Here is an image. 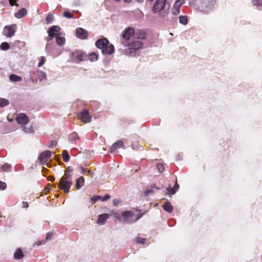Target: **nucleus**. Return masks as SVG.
I'll return each instance as SVG.
<instances>
[{
	"label": "nucleus",
	"mask_w": 262,
	"mask_h": 262,
	"mask_svg": "<svg viewBox=\"0 0 262 262\" xmlns=\"http://www.w3.org/2000/svg\"><path fill=\"white\" fill-rule=\"evenodd\" d=\"M124 1L125 3H129L132 1V0H124Z\"/></svg>",
	"instance_id": "nucleus-56"
},
{
	"label": "nucleus",
	"mask_w": 262,
	"mask_h": 262,
	"mask_svg": "<svg viewBox=\"0 0 262 262\" xmlns=\"http://www.w3.org/2000/svg\"><path fill=\"white\" fill-rule=\"evenodd\" d=\"M120 201L118 199H114L113 201V203L114 206H117L119 204H120Z\"/></svg>",
	"instance_id": "nucleus-45"
},
{
	"label": "nucleus",
	"mask_w": 262,
	"mask_h": 262,
	"mask_svg": "<svg viewBox=\"0 0 262 262\" xmlns=\"http://www.w3.org/2000/svg\"><path fill=\"white\" fill-rule=\"evenodd\" d=\"M73 171V169L70 167H68L65 170L64 174H68L69 175H71L70 174L71 172Z\"/></svg>",
	"instance_id": "nucleus-44"
},
{
	"label": "nucleus",
	"mask_w": 262,
	"mask_h": 262,
	"mask_svg": "<svg viewBox=\"0 0 262 262\" xmlns=\"http://www.w3.org/2000/svg\"><path fill=\"white\" fill-rule=\"evenodd\" d=\"M60 28L57 26H53L49 29L48 30V34L49 37V39H48V41H51L52 39L56 35H58L57 33L59 32Z\"/></svg>",
	"instance_id": "nucleus-9"
},
{
	"label": "nucleus",
	"mask_w": 262,
	"mask_h": 262,
	"mask_svg": "<svg viewBox=\"0 0 262 262\" xmlns=\"http://www.w3.org/2000/svg\"><path fill=\"white\" fill-rule=\"evenodd\" d=\"M136 241L137 243L144 244L146 241V239L145 238H141L139 236H137L136 238Z\"/></svg>",
	"instance_id": "nucleus-30"
},
{
	"label": "nucleus",
	"mask_w": 262,
	"mask_h": 262,
	"mask_svg": "<svg viewBox=\"0 0 262 262\" xmlns=\"http://www.w3.org/2000/svg\"><path fill=\"white\" fill-rule=\"evenodd\" d=\"M27 13V10L25 8H22L18 11L15 14V16L17 18H20L24 16Z\"/></svg>",
	"instance_id": "nucleus-23"
},
{
	"label": "nucleus",
	"mask_w": 262,
	"mask_h": 262,
	"mask_svg": "<svg viewBox=\"0 0 262 262\" xmlns=\"http://www.w3.org/2000/svg\"><path fill=\"white\" fill-rule=\"evenodd\" d=\"M138 3H143L144 0H135Z\"/></svg>",
	"instance_id": "nucleus-57"
},
{
	"label": "nucleus",
	"mask_w": 262,
	"mask_h": 262,
	"mask_svg": "<svg viewBox=\"0 0 262 262\" xmlns=\"http://www.w3.org/2000/svg\"><path fill=\"white\" fill-rule=\"evenodd\" d=\"M98 55L95 52H92L90 54L87 55V60H89L92 62L97 60Z\"/></svg>",
	"instance_id": "nucleus-22"
},
{
	"label": "nucleus",
	"mask_w": 262,
	"mask_h": 262,
	"mask_svg": "<svg viewBox=\"0 0 262 262\" xmlns=\"http://www.w3.org/2000/svg\"><path fill=\"white\" fill-rule=\"evenodd\" d=\"M170 4L166 2V0H157L152 8V11L155 13H157L165 8L168 10Z\"/></svg>",
	"instance_id": "nucleus-6"
},
{
	"label": "nucleus",
	"mask_w": 262,
	"mask_h": 262,
	"mask_svg": "<svg viewBox=\"0 0 262 262\" xmlns=\"http://www.w3.org/2000/svg\"><path fill=\"white\" fill-rule=\"evenodd\" d=\"M79 118L84 123H90L92 120V116L88 110H84L79 114Z\"/></svg>",
	"instance_id": "nucleus-8"
},
{
	"label": "nucleus",
	"mask_w": 262,
	"mask_h": 262,
	"mask_svg": "<svg viewBox=\"0 0 262 262\" xmlns=\"http://www.w3.org/2000/svg\"><path fill=\"white\" fill-rule=\"evenodd\" d=\"M1 48L2 50L6 51L8 50L10 48V46L8 43L4 42L1 43Z\"/></svg>",
	"instance_id": "nucleus-31"
},
{
	"label": "nucleus",
	"mask_w": 262,
	"mask_h": 262,
	"mask_svg": "<svg viewBox=\"0 0 262 262\" xmlns=\"http://www.w3.org/2000/svg\"><path fill=\"white\" fill-rule=\"evenodd\" d=\"M56 43L59 46H62L65 43V38L59 35L56 36Z\"/></svg>",
	"instance_id": "nucleus-25"
},
{
	"label": "nucleus",
	"mask_w": 262,
	"mask_h": 262,
	"mask_svg": "<svg viewBox=\"0 0 262 262\" xmlns=\"http://www.w3.org/2000/svg\"><path fill=\"white\" fill-rule=\"evenodd\" d=\"M134 213L132 211H125L121 213L122 216L123 217V221L126 223H133V220H129L130 218L134 215Z\"/></svg>",
	"instance_id": "nucleus-14"
},
{
	"label": "nucleus",
	"mask_w": 262,
	"mask_h": 262,
	"mask_svg": "<svg viewBox=\"0 0 262 262\" xmlns=\"http://www.w3.org/2000/svg\"><path fill=\"white\" fill-rule=\"evenodd\" d=\"M63 16L68 18H72L73 17V15L71 13L67 11L64 12Z\"/></svg>",
	"instance_id": "nucleus-37"
},
{
	"label": "nucleus",
	"mask_w": 262,
	"mask_h": 262,
	"mask_svg": "<svg viewBox=\"0 0 262 262\" xmlns=\"http://www.w3.org/2000/svg\"><path fill=\"white\" fill-rule=\"evenodd\" d=\"M72 185V175L64 174L60 179L58 183L59 188L64 193H68Z\"/></svg>",
	"instance_id": "nucleus-3"
},
{
	"label": "nucleus",
	"mask_w": 262,
	"mask_h": 262,
	"mask_svg": "<svg viewBox=\"0 0 262 262\" xmlns=\"http://www.w3.org/2000/svg\"><path fill=\"white\" fill-rule=\"evenodd\" d=\"M48 180L50 181H54L55 180V178L53 176H49Z\"/></svg>",
	"instance_id": "nucleus-52"
},
{
	"label": "nucleus",
	"mask_w": 262,
	"mask_h": 262,
	"mask_svg": "<svg viewBox=\"0 0 262 262\" xmlns=\"http://www.w3.org/2000/svg\"><path fill=\"white\" fill-rule=\"evenodd\" d=\"M34 73L38 76V78L40 81L46 79L47 75L46 73L41 71H37Z\"/></svg>",
	"instance_id": "nucleus-24"
},
{
	"label": "nucleus",
	"mask_w": 262,
	"mask_h": 262,
	"mask_svg": "<svg viewBox=\"0 0 262 262\" xmlns=\"http://www.w3.org/2000/svg\"><path fill=\"white\" fill-rule=\"evenodd\" d=\"M1 168L4 171H7L11 168V165L8 163H6L3 165Z\"/></svg>",
	"instance_id": "nucleus-35"
},
{
	"label": "nucleus",
	"mask_w": 262,
	"mask_h": 262,
	"mask_svg": "<svg viewBox=\"0 0 262 262\" xmlns=\"http://www.w3.org/2000/svg\"><path fill=\"white\" fill-rule=\"evenodd\" d=\"M71 58L76 61L80 62L87 60V55L82 51L76 50L71 53Z\"/></svg>",
	"instance_id": "nucleus-7"
},
{
	"label": "nucleus",
	"mask_w": 262,
	"mask_h": 262,
	"mask_svg": "<svg viewBox=\"0 0 262 262\" xmlns=\"http://www.w3.org/2000/svg\"><path fill=\"white\" fill-rule=\"evenodd\" d=\"M76 35L78 38L81 39H85L88 36V32L83 28H78L76 30Z\"/></svg>",
	"instance_id": "nucleus-12"
},
{
	"label": "nucleus",
	"mask_w": 262,
	"mask_h": 262,
	"mask_svg": "<svg viewBox=\"0 0 262 262\" xmlns=\"http://www.w3.org/2000/svg\"><path fill=\"white\" fill-rule=\"evenodd\" d=\"M62 159L64 162H67L70 160V156L68 151L66 150L63 151Z\"/></svg>",
	"instance_id": "nucleus-27"
},
{
	"label": "nucleus",
	"mask_w": 262,
	"mask_h": 262,
	"mask_svg": "<svg viewBox=\"0 0 262 262\" xmlns=\"http://www.w3.org/2000/svg\"><path fill=\"white\" fill-rule=\"evenodd\" d=\"M51 152L49 150H46L41 153L38 157V160L41 164L46 163L50 159Z\"/></svg>",
	"instance_id": "nucleus-11"
},
{
	"label": "nucleus",
	"mask_w": 262,
	"mask_h": 262,
	"mask_svg": "<svg viewBox=\"0 0 262 262\" xmlns=\"http://www.w3.org/2000/svg\"><path fill=\"white\" fill-rule=\"evenodd\" d=\"M9 80L12 82L21 81L22 78L21 77L15 74H11L9 77Z\"/></svg>",
	"instance_id": "nucleus-26"
},
{
	"label": "nucleus",
	"mask_w": 262,
	"mask_h": 262,
	"mask_svg": "<svg viewBox=\"0 0 262 262\" xmlns=\"http://www.w3.org/2000/svg\"><path fill=\"white\" fill-rule=\"evenodd\" d=\"M54 20V16L51 14H49L47 15L46 17V21L47 24H51L53 22Z\"/></svg>",
	"instance_id": "nucleus-32"
},
{
	"label": "nucleus",
	"mask_w": 262,
	"mask_h": 262,
	"mask_svg": "<svg viewBox=\"0 0 262 262\" xmlns=\"http://www.w3.org/2000/svg\"><path fill=\"white\" fill-rule=\"evenodd\" d=\"M135 35L137 38L139 39H144L146 37V33L143 30H138L135 31Z\"/></svg>",
	"instance_id": "nucleus-17"
},
{
	"label": "nucleus",
	"mask_w": 262,
	"mask_h": 262,
	"mask_svg": "<svg viewBox=\"0 0 262 262\" xmlns=\"http://www.w3.org/2000/svg\"><path fill=\"white\" fill-rule=\"evenodd\" d=\"M109 215L107 213L99 215L97 221V223L99 225H104Z\"/></svg>",
	"instance_id": "nucleus-16"
},
{
	"label": "nucleus",
	"mask_w": 262,
	"mask_h": 262,
	"mask_svg": "<svg viewBox=\"0 0 262 262\" xmlns=\"http://www.w3.org/2000/svg\"><path fill=\"white\" fill-rule=\"evenodd\" d=\"M80 169H81V173L84 174L85 172V169L83 168L82 167H80Z\"/></svg>",
	"instance_id": "nucleus-54"
},
{
	"label": "nucleus",
	"mask_w": 262,
	"mask_h": 262,
	"mask_svg": "<svg viewBox=\"0 0 262 262\" xmlns=\"http://www.w3.org/2000/svg\"><path fill=\"white\" fill-rule=\"evenodd\" d=\"M101 199V196L99 195H94L91 198V201L93 202V204L95 203L96 201H98Z\"/></svg>",
	"instance_id": "nucleus-36"
},
{
	"label": "nucleus",
	"mask_w": 262,
	"mask_h": 262,
	"mask_svg": "<svg viewBox=\"0 0 262 262\" xmlns=\"http://www.w3.org/2000/svg\"><path fill=\"white\" fill-rule=\"evenodd\" d=\"M157 168L159 172L162 173L164 170V165L162 163H158L157 164Z\"/></svg>",
	"instance_id": "nucleus-33"
},
{
	"label": "nucleus",
	"mask_w": 262,
	"mask_h": 262,
	"mask_svg": "<svg viewBox=\"0 0 262 262\" xmlns=\"http://www.w3.org/2000/svg\"><path fill=\"white\" fill-rule=\"evenodd\" d=\"M24 256V253L20 248H18L14 254V257L15 259H20Z\"/></svg>",
	"instance_id": "nucleus-20"
},
{
	"label": "nucleus",
	"mask_w": 262,
	"mask_h": 262,
	"mask_svg": "<svg viewBox=\"0 0 262 262\" xmlns=\"http://www.w3.org/2000/svg\"><path fill=\"white\" fill-rule=\"evenodd\" d=\"M7 185L5 182L0 181V189L4 190L6 189Z\"/></svg>",
	"instance_id": "nucleus-42"
},
{
	"label": "nucleus",
	"mask_w": 262,
	"mask_h": 262,
	"mask_svg": "<svg viewBox=\"0 0 262 262\" xmlns=\"http://www.w3.org/2000/svg\"><path fill=\"white\" fill-rule=\"evenodd\" d=\"M22 204H23V208H28L29 206V204H28V202H23Z\"/></svg>",
	"instance_id": "nucleus-50"
},
{
	"label": "nucleus",
	"mask_w": 262,
	"mask_h": 262,
	"mask_svg": "<svg viewBox=\"0 0 262 262\" xmlns=\"http://www.w3.org/2000/svg\"><path fill=\"white\" fill-rule=\"evenodd\" d=\"M215 3V0H199V8L202 11L208 12L211 9Z\"/></svg>",
	"instance_id": "nucleus-5"
},
{
	"label": "nucleus",
	"mask_w": 262,
	"mask_h": 262,
	"mask_svg": "<svg viewBox=\"0 0 262 262\" xmlns=\"http://www.w3.org/2000/svg\"><path fill=\"white\" fill-rule=\"evenodd\" d=\"M84 179L83 177H80L76 180V188L78 190L81 188L84 185Z\"/></svg>",
	"instance_id": "nucleus-19"
},
{
	"label": "nucleus",
	"mask_w": 262,
	"mask_h": 262,
	"mask_svg": "<svg viewBox=\"0 0 262 262\" xmlns=\"http://www.w3.org/2000/svg\"><path fill=\"white\" fill-rule=\"evenodd\" d=\"M71 137L72 138V139L73 141H76V140L78 139L79 137L77 133H73L71 135Z\"/></svg>",
	"instance_id": "nucleus-40"
},
{
	"label": "nucleus",
	"mask_w": 262,
	"mask_h": 262,
	"mask_svg": "<svg viewBox=\"0 0 262 262\" xmlns=\"http://www.w3.org/2000/svg\"><path fill=\"white\" fill-rule=\"evenodd\" d=\"M123 46L126 47L125 50V54L129 56L135 57L137 55V52L143 48V43L140 40L134 39L129 41L127 45Z\"/></svg>",
	"instance_id": "nucleus-1"
},
{
	"label": "nucleus",
	"mask_w": 262,
	"mask_h": 262,
	"mask_svg": "<svg viewBox=\"0 0 262 262\" xmlns=\"http://www.w3.org/2000/svg\"><path fill=\"white\" fill-rule=\"evenodd\" d=\"M57 144V142L56 141L52 140L50 142L49 145H48V147L49 148H52L53 147H55Z\"/></svg>",
	"instance_id": "nucleus-41"
},
{
	"label": "nucleus",
	"mask_w": 262,
	"mask_h": 262,
	"mask_svg": "<svg viewBox=\"0 0 262 262\" xmlns=\"http://www.w3.org/2000/svg\"><path fill=\"white\" fill-rule=\"evenodd\" d=\"M16 120L18 123L21 124H26L29 122V119L28 117L23 113L19 114L17 116Z\"/></svg>",
	"instance_id": "nucleus-15"
},
{
	"label": "nucleus",
	"mask_w": 262,
	"mask_h": 262,
	"mask_svg": "<svg viewBox=\"0 0 262 262\" xmlns=\"http://www.w3.org/2000/svg\"><path fill=\"white\" fill-rule=\"evenodd\" d=\"M167 190L168 191L167 193L169 195H171L174 194L176 193V190L173 188L167 189Z\"/></svg>",
	"instance_id": "nucleus-39"
},
{
	"label": "nucleus",
	"mask_w": 262,
	"mask_h": 262,
	"mask_svg": "<svg viewBox=\"0 0 262 262\" xmlns=\"http://www.w3.org/2000/svg\"><path fill=\"white\" fill-rule=\"evenodd\" d=\"M46 61V57L45 56H41L40 57V61L38 63V67H42L45 64Z\"/></svg>",
	"instance_id": "nucleus-34"
},
{
	"label": "nucleus",
	"mask_w": 262,
	"mask_h": 262,
	"mask_svg": "<svg viewBox=\"0 0 262 262\" xmlns=\"http://www.w3.org/2000/svg\"><path fill=\"white\" fill-rule=\"evenodd\" d=\"M151 187L152 188H155L157 189H160V188L159 187H156V186L155 185H152L151 186Z\"/></svg>",
	"instance_id": "nucleus-55"
},
{
	"label": "nucleus",
	"mask_w": 262,
	"mask_h": 262,
	"mask_svg": "<svg viewBox=\"0 0 262 262\" xmlns=\"http://www.w3.org/2000/svg\"><path fill=\"white\" fill-rule=\"evenodd\" d=\"M2 216L1 215V212H0V217H2Z\"/></svg>",
	"instance_id": "nucleus-58"
},
{
	"label": "nucleus",
	"mask_w": 262,
	"mask_h": 262,
	"mask_svg": "<svg viewBox=\"0 0 262 262\" xmlns=\"http://www.w3.org/2000/svg\"><path fill=\"white\" fill-rule=\"evenodd\" d=\"M16 29V25L15 24L6 26L4 28L5 35L8 37H11L14 35Z\"/></svg>",
	"instance_id": "nucleus-10"
},
{
	"label": "nucleus",
	"mask_w": 262,
	"mask_h": 262,
	"mask_svg": "<svg viewBox=\"0 0 262 262\" xmlns=\"http://www.w3.org/2000/svg\"><path fill=\"white\" fill-rule=\"evenodd\" d=\"M23 130L25 132H26L27 133H29L31 132V128H27L26 127H23Z\"/></svg>",
	"instance_id": "nucleus-48"
},
{
	"label": "nucleus",
	"mask_w": 262,
	"mask_h": 262,
	"mask_svg": "<svg viewBox=\"0 0 262 262\" xmlns=\"http://www.w3.org/2000/svg\"><path fill=\"white\" fill-rule=\"evenodd\" d=\"M154 191L152 189H147L145 191L144 193L145 195H148L149 193H153Z\"/></svg>",
	"instance_id": "nucleus-46"
},
{
	"label": "nucleus",
	"mask_w": 262,
	"mask_h": 262,
	"mask_svg": "<svg viewBox=\"0 0 262 262\" xmlns=\"http://www.w3.org/2000/svg\"><path fill=\"white\" fill-rule=\"evenodd\" d=\"M163 208L169 213H171L173 211V207L168 202H166L163 204Z\"/></svg>",
	"instance_id": "nucleus-21"
},
{
	"label": "nucleus",
	"mask_w": 262,
	"mask_h": 262,
	"mask_svg": "<svg viewBox=\"0 0 262 262\" xmlns=\"http://www.w3.org/2000/svg\"><path fill=\"white\" fill-rule=\"evenodd\" d=\"M144 213H143L140 214H138L137 215L136 218L135 220H133L132 222H137L138 220H139L144 215Z\"/></svg>",
	"instance_id": "nucleus-47"
},
{
	"label": "nucleus",
	"mask_w": 262,
	"mask_h": 262,
	"mask_svg": "<svg viewBox=\"0 0 262 262\" xmlns=\"http://www.w3.org/2000/svg\"><path fill=\"white\" fill-rule=\"evenodd\" d=\"M176 190H178L179 188V185H178V184L177 183V182H176V183L174 184V185L173 186V187Z\"/></svg>",
	"instance_id": "nucleus-51"
},
{
	"label": "nucleus",
	"mask_w": 262,
	"mask_h": 262,
	"mask_svg": "<svg viewBox=\"0 0 262 262\" xmlns=\"http://www.w3.org/2000/svg\"><path fill=\"white\" fill-rule=\"evenodd\" d=\"M110 199V195L108 194H105L103 197H101L100 200L101 201H106Z\"/></svg>",
	"instance_id": "nucleus-43"
},
{
	"label": "nucleus",
	"mask_w": 262,
	"mask_h": 262,
	"mask_svg": "<svg viewBox=\"0 0 262 262\" xmlns=\"http://www.w3.org/2000/svg\"><path fill=\"white\" fill-rule=\"evenodd\" d=\"M184 2V0H177L175 2L172 10V14L173 15H177L180 13V8Z\"/></svg>",
	"instance_id": "nucleus-13"
},
{
	"label": "nucleus",
	"mask_w": 262,
	"mask_h": 262,
	"mask_svg": "<svg viewBox=\"0 0 262 262\" xmlns=\"http://www.w3.org/2000/svg\"><path fill=\"white\" fill-rule=\"evenodd\" d=\"M179 22L183 25H186L187 23V17L186 15H181L179 16Z\"/></svg>",
	"instance_id": "nucleus-28"
},
{
	"label": "nucleus",
	"mask_w": 262,
	"mask_h": 262,
	"mask_svg": "<svg viewBox=\"0 0 262 262\" xmlns=\"http://www.w3.org/2000/svg\"><path fill=\"white\" fill-rule=\"evenodd\" d=\"M17 0H9L10 5L12 6H15L16 5V1Z\"/></svg>",
	"instance_id": "nucleus-49"
},
{
	"label": "nucleus",
	"mask_w": 262,
	"mask_h": 262,
	"mask_svg": "<svg viewBox=\"0 0 262 262\" xmlns=\"http://www.w3.org/2000/svg\"><path fill=\"white\" fill-rule=\"evenodd\" d=\"M9 103V102L7 99L0 98V107L5 106L8 105Z\"/></svg>",
	"instance_id": "nucleus-29"
},
{
	"label": "nucleus",
	"mask_w": 262,
	"mask_h": 262,
	"mask_svg": "<svg viewBox=\"0 0 262 262\" xmlns=\"http://www.w3.org/2000/svg\"><path fill=\"white\" fill-rule=\"evenodd\" d=\"M88 173L91 176H93L94 174V172L90 170H88Z\"/></svg>",
	"instance_id": "nucleus-53"
},
{
	"label": "nucleus",
	"mask_w": 262,
	"mask_h": 262,
	"mask_svg": "<svg viewBox=\"0 0 262 262\" xmlns=\"http://www.w3.org/2000/svg\"><path fill=\"white\" fill-rule=\"evenodd\" d=\"M54 235V233L53 232H49L47 233L46 240L47 241H49L51 239L52 236Z\"/></svg>",
	"instance_id": "nucleus-38"
},
{
	"label": "nucleus",
	"mask_w": 262,
	"mask_h": 262,
	"mask_svg": "<svg viewBox=\"0 0 262 262\" xmlns=\"http://www.w3.org/2000/svg\"><path fill=\"white\" fill-rule=\"evenodd\" d=\"M119 148H124L123 141L120 140L115 142L111 147V151Z\"/></svg>",
	"instance_id": "nucleus-18"
},
{
	"label": "nucleus",
	"mask_w": 262,
	"mask_h": 262,
	"mask_svg": "<svg viewBox=\"0 0 262 262\" xmlns=\"http://www.w3.org/2000/svg\"><path fill=\"white\" fill-rule=\"evenodd\" d=\"M135 30L133 28L131 27L126 28L121 33V44L122 45H127V42H128L130 38L135 35Z\"/></svg>",
	"instance_id": "nucleus-4"
},
{
	"label": "nucleus",
	"mask_w": 262,
	"mask_h": 262,
	"mask_svg": "<svg viewBox=\"0 0 262 262\" xmlns=\"http://www.w3.org/2000/svg\"><path fill=\"white\" fill-rule=\"evenodd\" d=\"M96 46L101 49L104 55H111L114 52V47L112 44H110L106 38H103L97 40L95 43Z\"/></svg>",
	"instance_id": "nucleus-2"
}]
</instances>
